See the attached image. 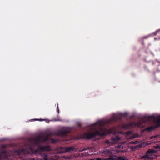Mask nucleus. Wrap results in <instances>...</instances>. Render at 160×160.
Wrapping results in <instances>:
<instances>
[{"label":"nucleus","mask_w":160,"mask_h":160,"mask_svg":"<svg viewBox=\"0 0 160 160\" xmlns=\"http://www.w3.org/2000/svg\"><path fill=\"white\" fill-rule=\"evenodd\" d=\"M159 31H160V30H157V31H156V33H158V32H159Z\"/></svg>","instance_id":"obj_16"},{"label":"nucleus","mask_w":160,"mask_h":160,"mask_svg":"<svg viewBox=\"0 0 160 160\" xmlns=\"http://www.w3.org/2000/svg\"><path fill=\"white\" fill-rule=\"evenodd\" d=\"M74 149V148L73 147H69L66 148V149L67 152H70L73 151Z\"/></svg>","instance_id":"obj_9"},{"label":"nucleus","mask_w":160,"mask_h":160,"mask_svg":"<svg viewBox=\"0 0 160 160\" xmlns=\"http://www.w3.org/2000/svg\"><path fill=\"white\" fill-rule=\"evenodd\" d=\"M133 124V122H131V123L129 124L128 125V126L129 127V126H132Z\"/></svg>","instance_id":"obj_12"},{"label":"nucleus","mask_w":160,"mask_h":160,"mask_svg":"<svg viewBox=\"0 0 160 160\" xmlns=\"http://www.w3.org/2000/svg\"><path fill=\"white\" fill-rule=\"evenodd\" d=\"M40 121H42V120L41 119Z\"/></svg>","instance_id":"obj_20"},{"label":"nucleus","mask_w":160,"mask_h":160,"mask_svg":"<svg viewBox=\"0 0 160 160\" xmlns=\"http://www.w3.org/2000/svg\"><path fill=\"white\" fill-rule=\"evenodd\" d=\"M2 154L3 155H5V158H7V157H8V155H7V152L6 151H3L2 152Z\"/></svg>","instance_id":"obj_10"},{"label":"nucleus","mask_w":160,"mask_h":160,"mask_svg":"<svg viewBox=\"0 0 160 160\" xmlns=\"http://www.w3.org/2000/svg\"><path fill=\"white\" fill-rule=\"evenodd\" d=\"M95 124L99 126V130H97L94 132H88L84 133L83 136L84 138L89 139H92L97 135L101 136L106 135V130L102 127V126L105 124V122L102 121H99L97 122Z\"/></svg>","instance_id":"obj_1"},{"label":"nucleus","mask_w":160,"mask_h":160,"mask_svg":"<svg viewBox=\"0 0 160 160\" xmlns=\"http://www.w3.org/2000/svg\"><path fill=\"white\" fill-rule=\"evenodd\" d=\"M120 140V138L118 136H117L116 137L112 138V141L113 142L114 144H115L117 142Z\"/></svg>","instance_id":"obj_7"},{"label":"nucleus","mask_w":160,"mask_h":160,"mask_svg":"<svg viewBox=\"0 0 160 160\" xmlns=\"http://www.w3.org/2000/svg\"><path fill=\"white\" fill-rule=\"evenodd\" d=\"M144 38H146L144 37Z\"/></svg>","instance_id":"obj_21"},{"label":"nucleus","mask_w":160,"mask_h":160,"mask_svg":"<svg viewBox=\"0 0 160 160\" xmlns=\"http://www.w3.org/2000/svg\"><path fill=\"white\" fill-rule=\"evenodd\" d=\"M160 127V115L158 117V119L156 121L154 126H152L148 127L145 129V130L147 131L150 132L152 130H153L156 128Z\"/></svg>","instance_id":"obj_3"},{"label":"nucleus","mask_w":160,"mask_h":160,"mask_svg":"<svg viewBox=\"0 0 160 160\" xmlns=\"http://www.w3.org/2000/svg\"><path fill=\"white\" fill-rule=\"evenodd\" d=\"M124 116V114L121 113L115 114L113 117L110 118L109 120V122H117L118 120H120Z\"/></svg>","instance_id":"obj_4"},{"label":"nucleus","mask_w":160,"mask_h":160,"mask_svg":"<svg viewBox=\"0 0 160 160\" xmlns=\"http://www.w3.org/2000/svg\"><path fill=\"white\" fill-rule=\"evenodd\" d=\"M156 137V136H152V137H151V139H153V138H155Z\"/></svg>","instance_id":"obj_14"},{"label":"nucleus","mask_w":160,"mask_h":160,"mask_svg":"<svg viewBox=\"0 0 160 160\" xmlns=\"http://www.w3.org/2000/svg\"><path fill=\"white\" fill-rule=\"evenodd\" d=\"M57 108H58V110H57L58 112V113H59V110L58 109V106H57Z\"/></svg>","instance_id":"obj_15"},{"label":"nucleus","mask_w":160,"mask_h":160,"mask_svg":"<svg viewBox=\"0 0 160 160\" xmlns=\"http://www.w3.org/2000/svg\"><path fill=\"white\" fill-rule=\"evenodd\" d=\"M30 149H31V151H32L33 150V148L32 147H31L30 148Z\"/></svg>","instance_id":"obj_17"},{"label":"nucleus","mask_w":160,"mask_h":160,"mask_svg":"<svg viewBox=\"0 0 160 160\" xmlns=\"http://www.w3.org/2000/svg\"><path fill=\"white\" fill-rule=\"evenodd\" d=\"M54 121H61V120L59 119H56L54 120Z\"/></svg>","instance_id":"obj_13"},{"label":"nucleus","mask_w":160,"mask_h":160,"mask_svg":"<svg viewBox=\"0 0 160 160\" xmlns=\"http://www.w3.org/2000/svg\"><path fill=\"white\" fill-rule=\"evenodd\" d=\"M70 131V129L69 128L64 127L59 131V133L61 135H65Z\"/></svg>","instance_id":"obj_6"},{"label":"nucleus","mask_w":160,"mask_h":160,"mask_svg":"<svg viewBox=\"0 0 160 160\" xmlns=\"http://www.w3.org/2000/svg\"><path fill=\"white\" fill-rule=\"evenodd\" d=\"M154 148L155 149H158L160 150V146H154Z\"/></svg>","instance_id":"obj_11"},{"label":"nucleus","mask_w":160,"mask_h":160,"mask_svg":"<svg viewBox=\"0 0 160 160\" xmlns=\"http://www.w3.org/2000/svg\"><path fill=\"white\" fill-rule=\"evenodd\" d=\"M126 157L118 156L116 157L114 156H109V158L107 159H103L98 158V160H126Z\"/></svg>","instance_id":"obj_5"},{"label":"nucleus","mask_w":160,"mask_h":160,"mask_svg":"<svg viewBox=\"0 0 160 160\" xmlns=\"http://www.w3.org/2000/svg\"><path fill=\"white\" fill-rule=\"evenodd\" d=\"M153 117V116H149V118H152V117Z\"/></svg>","instance_id":"obj_19"},{"label":"nucleus","mask_w":160,"mask_h":160,"mask_svg":"<svg viewBox=\"0 0 160 160\" xmlns=\"http://www.w3.org/2000/svg\"><path fill=\"white\" fill-rule=\"evenodd\" d=\"M78 126L79 127H80L81 126V124H78Z\"/></svg>","instance_id":"obj_18"},{"label":"nucleus","mask_w":160,"mask_h":160,"mask_svg":"<svg viewBox=\"0 0 160 160\" xmlns=\"http://www.w3.org/2000/svg\"><path fill=\"white\" fill-rule=\"evenodd\" d=\"M112 142V139L111 140H107L105 141V143L107 144H109V145H112L114 144Z\"/></svg>","instance_id":"obj_8"},{"label":"nucleus","mask_w":160,"mask_h":160,"mask_svg":"<svg viewBox=\"0 0 160 160\" xmlns=\"http://www.w3.org/2000/svg\"><path fill=\"white\" fill-rule=\"evenodd\" d=\"M156 152L155 150L152 149H149L145 155L141 157V159H144L145 160L148 159H150L151 158L150 157L152 154Z\"/></svg>","instance_id":"obj_2"}]
</instances>
